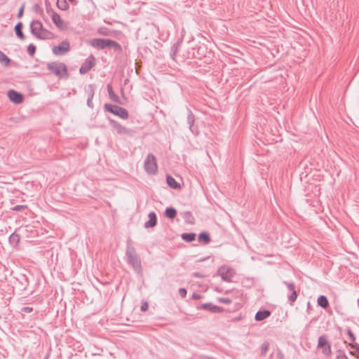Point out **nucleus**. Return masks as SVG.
Here are the masks:
<instances>
[{
	"instance_id": "393cba45",
	"label": "nucleus",
	"mask_w": 359,
	"mask_h": 359,
	"mask_svg": "<svg viewBox=\"0 0 359 359\" xmlns=\"http://www.w3.org/2000/svg\"><path fill=\"white\" fill-rule=\"evenodd\" d=\"M318 306L323 309H327L329 306V302L327 298L324 295H320L317 299Z\"/></svg>"
},
{
	"instance_id": "f257e3e1",
	"label": "nucleus",
	"mask_w": 359,
	"mask_h": 359,
	"mask_svg": "<svg viewBox=\"0 0 359 359\" xmlns=\"http://www.w3.org/2000/svg\"><path fill=\"white\" fill-rule=\"evenodd\" d=\"M47 68L51 74L59 79H67L69 77L67 67L63 62H53L48 63Z\"/></svg>"
},
{
	"instance_id": "b1692460",
	"label": "nucleus",
	"mask_w": 359,
	"mask_h": 359,
	"mask_svg": "<svg viewBox=\"0 0 359 359\" xmlns=\"http://www.w3.org/2000/svg\"><path fill=\"white\" fill-rule=\"evenodd\" d=\"M20 236L19 234L16 233L15 232H13L11 233L8 238V241L11 245L13 246H16L19 243Z\"/></svg>"
},
{
	"instance_id": "a18cd8bd",
	"label": "nucleus",
	"mask_w": 359,
	"mask_h": 359,
	"mask_svg": "<svg viewBox=\"0 0 359 359\" xmlns=\"http://www.w3.org/2000/svg\"><path fill=\"white\" fill-rule=\"evenodd\" d=\"M22 311L25 313H29L32 311V308L31 307H24L22 309Z\"/></svg>"
},
{
	"instance_id": "a878e982",
	"label": "nucleus",
	"mask_w": 359,
	"mask_h": 359,
	"mask_svg": "<svg viewBox=\"0 0 359 359\" xmlns=\"http://www.w3.org/2000/svg\"><path fill=\"white\" fill-rule=\"evenodd\" d=\"M165 215L168 219H174L177 215V210L172 207L167 208L165 211Z\"/></svg>"
},
{
	"instance_id": "2eb2a0df",
	"label": "nucleus",
	"mask_w": 359,
	"mask_h": 359,
	"mask_svg": "<svg viewBox=\"0 0 359 359\" xmlns=\"http://www.w3.org/2000/svg\"><path fill=\"white\" fill-rule=\"evenodd\" d=\"M198 309L208 310L214 313H222L224 311V309L220 306H215L212 303H205L202 304Z\"/></svg>"
},
{
	"instance_id": "1a4fd4ad",
	"label": "nucleus",
	"mask_w": 359,
	"mask_h": 359,
	"mask_svg": "<svg viewBox=\"0 0 359 359\" xmlns=\"http://www.w3.org/2000/svg\"><path fill=\"white\" fill-rule=\"evenodd\" d=\"M70 50V43L67 40L62 41L57 46H54L52 48L53 53L56 55H62L68 53Z\"/></svg>"
},
{
	"instance_id": "ddd939ff",
	"label": "nucleus",
	"mask_w": 359,
	"mask_h": 359,
	"mask_svg": "<svg viewBox=\"0 0 359 359\" xmlns=\"http://www.w3.org/2000/svg\"><path fill=\"white\" fill-rule=\"evenodd\" d=\"M8 97L9 100L15 104H20L23 102L22 94L15 90H9L8 91Z\"/></svg>"
},
{
	"instance_id": "72a5a7b5",
	"label": "nucleus",
	"mask_w": 359,
	"mask_h": 359,
	"mask_svg": "<svg viewBox=\"0 0 359 359\" xmlns=\"http://www.w3.org/2000/svg\"><path fill=\"white\" fill-rule=\"evenodd\" d=\"M27 53L32 56L34 55V54L35 53V51H36V47L34 44L32 43H30L28 46H27Z\"/></svg>"
},
{
	"instance_id": "3c124183",
	"label": "nucleus",
	"mask_w": 359,
	"mask_h": 359,
	"mask_svg": "<svg viewBox=\"0 0 359 359\" xmlns=\"http://www.w3.org/2000/svg\"><path fill=\"white\" fill-rule=\"evenodd\" d=\"M201 49H202V47H201V46H199V47H198V52Z\"/></svg>"
},
{
	"instance_id": "58836bf2",
	"label": "nucleus",
	"mask_w": 359,
	"mask_h": 359,
	"mask_svg": "<svg viewBox=\"0 0 359 359\" xmlns=\"http://www.w3.org/2000/svg\"><path fill=\"white\" fill-rule=\"evenodd\" d=\"M178 293L182 298H185L187 296V290L185 288H180Z\"/></svg>"
},
{
	"instance_id": "39448f33",
	"label": "nucleus",
	"mask_w": 359,
	"mask_h": 359,
	"mask_svg": "<svg viewBox=\"0 0 359 359\" xmlns=\"http://www.w3.org/2000/svg\"><path fill=\"white\" fill-rule=\"evenodd\" d=\"M144 170L150 175L157 172L158 167L156 157L152 154H149L144 160Z\"/></svg>"
},
{
	"instance_id": "f8f14e48",
	"label": "nucleus",
	"mask_w": 359,
	"mask_h": 359,
	"mask_svg": "<svg viewBox=\"0 0 359 359\" xmlns=\"http://www.w3.org/2000/svg\"><path fill=\"white\" fill-rule=\"evenodd\" d=\"M284 284L287 286V290L291 292V294L288 296V302L291 306H293L298 296L295 290L294 284L293 283H288L286 281L284 282Z\"/></svg>"
},
{
	"instance_id": "c03bdc74",
	"label": "nucleus",
	"mask_w": 359,
	"mask_h": 359,
	"mask_svg": "<svg viewBox=\"0 0 359 359\" xmlns=\"http://www.w3.org/2000/svg\"><path fill=\"white\" fill-rule=\"evenodd\" d=\"M191 297L194 299H199L201 298V294L194 292V293L192 294V297Z\"/></svg>"
},
{
	"instance_id": "6ab92c4d",
	"label": "nucleus",
	"mask_w": 359,
	"mask_h": 359,
	"mask_svg": "<svg viewBox=\"0 0 359 359\" xmlns=\"http://www.w3.org/2000/svg\"><path fill=\"white\" fill-rule=\"evenodd\" d=\"M107 89L109 98L116 103L121 104L119 97L114 92L111 84H107Z\"/></svg>"
},
{
	"instance_id": "8fccbe9b",
	"label": "nucleus",
	"mask_w": 359,
	"mask_h": 359,
	"mask_svg": "<svg viewBox=\"0 0 359 359\" xmlns=\"http://www.w3.org/2000/svg\"><path fill=\"white\" fill-rule=\"evenodd\" d=\"M202 359H212V358H209V357H205V358H202Z\"/></svg>"
},
{
	"instance_id": "bb28decb",
	"label": "nucleus",
	"mask_w": 359,
	"mask_h": 359,
	"mask_svg": "<svg viewBox=\"0 0 359 359\" xmlns=\"http://www.w3.org/2000/svg\"><path fill=\"white\" fill-rule=\"evenodd\" d=\"M167 183L168 186L172 189H178L180 187V184L175 181V180L170 175L167 176Z\"/></svg>"
},
{
	"instance_id": "79ce46f5",
	"label": "nucleus",
	"mask_w": 359,
	"mask_h": 359,
	"mask_svg": "<svg viewBox=\"0 0 359 359\" xmlns=\"http://www.w3.org/2000/svg\"><path fill=\"white\" fill-rule=\"evenodd\" d=\"M23 12H24V6H22L20 8L19 11H18V13L17 17H18V18H20L22 16V15H23Z\"/></svg>"
},
{
	"instance_id": "c85d7f7f",
	"label": "nucleus",
	"mask_w": 359,
	"mask_h": 359,
	"mask_svg": "<svg viewBox=\"0 0 359 359\" xmlns=\"http://www.w3.org/2000/svg\"><path fill=\"white\" fill-rule=\"evenodd\" d=\"M348 345L355 351V354L353 351H350V354L355 355L356 358H359V344L355 342H350Z\"/></svg>"
},
{
	"instance_id": "4be33fe9",
	"label": "nucleus",
	"mask_w": 359,
	"mask_h": 359,
	"mask_svg": "<svg viewBox=\"0 0 359 359\" xmlns=\"http://www.w3.org/2000/svg\"><path fill=\"white\" fill-rule=\"evenodd\" d=\"M107 48H112L116 52H121L122 50V47L118 42L109 39Z\"/></svg>"
},
{
	"instance_id": "dca6fc26",
	"label": "nucleus",
	"mask_w": 359,
	"mask_h": 359,
	"mask_svg": "<svg viewBox=\"0 0 359 359\" xmlns=\"http://www.w3.org/2000/svg\"><path fill=\"white\" fill-rule=\"evenodd\" d=\"M108 39H94L90 41V44L98 49H104L107 46Z\"/></svg>"
},
{
	"instance_id": "c9c22d12",
	"label": "nucleus",
	"mask_w": 359,
	"mask_h": 359,
	"mask_svg": "<svg viewBox=\"0 0 359 359\" xmlns=\"http://www.w3.org/2000/svg\"><path fill=\"white\" fill-rule=\"evenodd\" d=\"M178 46L177 44H174L171 48L170 55L174 59L177 52Z\"/></svg>"
},
{
	"instance_id": "a19ab883",
	"label": "nucleus",
	"mask_w": 359,
	"mask_h": 359,
	"mask_svg": "<svg viewBox=\"0 0 359 359\" xmlns=\"http://www.w3.org/2000/svg\"><path fill=\"white\" fill-rule=\"evenodd\" d=\"M149 309V304L147 302H144L141 305V311H147Z\"/></svg>"
},
{
	"instance_id": "37998d69",
	"label": "nucleus",
	"mask_w": 359,
	"mask_h": 359,
	"mask_svg": "<svg viewBox=\"0 0 359 359\" xmlns=\"http://www.w3.org/2000/svg\"><path fill=\"white\" fill-rule=\"evenodd\" d=\"M33 9H34V11L35 12H41L42 11V9H41V6L39 4H35L33 6Z\"/></svg>"
},
{
	"instance_id": "0eeeda50",
	"label": "nucleus",
	"mask_w": 359,
	"mask_h": 359,
	"mask_svg": "<svg viewBox=\"0 0 359 359\" xmlns=\"http://www.w3.org/2000/svg\"><path fill=\"white\" fill-rule=\"evenodd\" d=\"M217 273L221 278L227 283H231L232 281V278L236 274L233 269L225 265L220 266Z\"/></svg>"
},
{
	"instance_id": "de8ad7c7",
	"label": "nucleus",
	"mask_w": 359,
	"mask_h": 359,
	"mask_svg": "<svg viewBox=\"0 0 359 359\" xmlns=\"http://www.w3.org/2000/svg\"><path fill=\"white\" fill-rule=\"evenodd\" d=\"M46 39H49V38H50L52 33L46 30Z\"/></svg>"
},
{
	"instance_id": "4c0bfd02",
	"label": "nucleus",
	"mask_w": 359,
	"mask_h": 359,
	"mask_svg": "<svg viewBox=\"0 0 359 359\" xmlns=\"http://www.w3.org/2000/svg\"><path fill=\"white\" fill-rule=\"evenodd\" d=\"M27 208L26 205H17L14 206L12 210L14 211H22V210L25 209Z\"/></svg>"
},
{
	"instance_id": "5701e85b",
	"label": "nucleus",
	"mask_w": 359,
	"mask_h": 359,
	"mask_svg": "<svg viewBox=\"0 0 359 359\" xmlns=\"http://www.w3.org/2000/svg\"><path fill=\"white\" fill-rule=\"evenodd\" d=\"M198 241L203 244H208L210 242V237L208 232L203 231L198 235Z\"/></svg>"
},
{
	"instance_id": "cd10ccee",
	"label": "nucleus",
	"mask_w": 359,
	"mask_h": 359,
	"mask_svg": "<svg viewBox=\"0 0 359 359\" xmlns=\"http://www.w3.org/2000/svg\"><path fill=\"white\" fill-rule=\"evenodd\" d=\"M57 7L62 11H67L69 8V5L67 0H57Z\"/></svg>"
},
{
	"instance_id": "ea45409f",
	"label": "nucleus",
	"mask_w": 359,
	"mask_h": 359,
	"mask_svg": "<svg viewBox=\"0 0 359 359\" xmlns=\"http://www.w3.org/2000/svg\"><path fill=\"white\" fill-rule=\"evenodd\" d=\"M276 359H285V355L280 348H277Z\"/></svg>"
},
{
	"instance_id": "09e8293b",
	"label": "nucleus",
	"mask_w": 359,
	"mask_h": 359,
	"mask_svg": "<svg viewBox=\"0 0 359 359\" xmlns=\"http://www.w3.org/2000/svg\"><path fill=\"white\" fill-rule=\"evenodd\" d=\"M72 4H76L77 3L76 0H69Z\"/></svg>"
},
{
	"instance_id": "412c9836",
	"label": "nucleus",
	"mask_w": 359,
	"mask_h": 359,
	"mask_svg": "<svg viewBox=\"0 0 359 359\" xmlns=\"http://www.w3.org/2000/svg\"><path fill=\"white\" fill-rule=\"evenodd\" d=\"M23 25L21 22H18L15 26V32L16 36L21 40H24L25 36L22 32Z\"/></svg>"
},
{
	"instance_id": "7c9ffc66",
	"label": "nucleus",
	"mask_w": 359,
	"mask_h": 359,
	"mask_svg": "<svg viewBox=\"0 0 359 359\" xmlns=\"http://www.w3.org/2000/svg\"><path fill=\"white\" fill-rule=\"evenodd\" d=\"M182 238L187 242H192L196 238V233H185L182 235Z\"/></svg>"
},
{
	"instance_id": "a211bd4d",
	"label": "nucleus",
	"mask_w": 359,
	"mask_h": 359,
	"mask_svg": "<svg viewBox=\"0 0 359 359\" xmlns=\"http://www.w3.org/2000/svg\"><path fill=\"white\" fill-rule=\"evenodd\" d=\"M157 218L155 212H151L149 213V220L145 222L144 227L149 228L154 227L156 225Z\"/></svg>"
},
{
	"instance_id": "9b49d317",
	"label": "nucleus",
	"mask_w": 359,
	"mask_h": 359,
	"mask_svg": "<svg viewBox=\"0 0 359 359\" xmlns=\"http://www.w3.org/2000/svg\"><path fill=\"white\" fill-rule=\"evenodd\" d=\"M187 121L189 125V130L192 132V133L194 135H198L199 133V130L197 126L194 125L195 116L192 111L189 108H187Z\"/></svg>"
},
{
	"instance_id": "9d476101",
	"label": "nucleus",
	"mask_w": 359,
	"mask_h": 359,
	"mask_svg": "<svg viewBox=\"0 0 359 359\" xmlns=\"http://www.w3.org/2000/svg\"><path fill=\"white\" fill-rule=\"evenodd\" d=\"M95 65V58L93 55H90L81 65L79 72L81 74L88 73Z\"/></svg>"
},
{
	"instance_id": "49530a36",
	"label": "nucleus",
	"mask_w": 359,
	"mask_h": 359,
	"mask_svg": "<svg viewBox=\"0 0 359 359\" xmlns=\"http://www.w3.org/2000/svg\"><path fill=\"white\" fill-rule=\"evenodd\" d=\"M193 276L195 278H202L203 276L199 273H194Z\"/></svg>"
},
{
	"instance_id": "aec40b11",
	"label": "nucleus",
	"mask_w": 359,
	"mask_h": 359,
	"mask_svg": "<svg viewBox=\"0 0 359 359\" xmlns=\"http://www.w3.org/2000/svg\"><path fill=\"white\" fill-rule=\"evenodd\" d=\"M87 92H88L87 105L90 108L93 109V99L94 93H95L94 88H93V85H89L88 86Z\"/></svg>"
},
{
	"instance_id": "f704fd0d",
	"label": "nucleus",
	"mask_w": 359,
	"mask_h": 359,
	"mask_svg": "<svg viewBox=\"0 0 359 359\" xmlns=\"http://www.w3.org/2000/svg\"><path fill=\"white\" fill-rule=\"evenodd\" d=\"M217 301L219 303L225 304H229L232 302V300L229 298L226 297H219L217 298Z\"/></svg>"
},
{
	"instance_id": "c756f323",
	"label": "nucleus",
	"mask_w": 359,
	"mask_h": 359,
	"mask_svg": "<svg viewBox=\"0 0 359 359\" xmlns=\"http://www.w3.org/2000/svg\"><path fill=\"white\" fill-rule=\"evenodd\" d=\"M0 62L4 66H8L11 62V59L1 50H0Z\"/></svg>"
},
{
	"instance_id": "e433bc0d",
	"label": "nucleus",
	"mask_w": 359,
	"mask_h": 359,
	"mask_svg": "<svg viewBox=\"0 0 359 359\" xmlns=\"http://www.w3.org/2000/svg\"><path fill=\"white\" fill-rule=\"evenodd\" d=\"M347 334L348 335L351 342H355L356 338L351 329L347 330Z\"/></svg>"
},
{
	"instance_id": "423d86ee",
	"label": "nucleus",
	"mask_w": 359,
	"mask_h": 359,
	"mask_svg": "<svg viewBox=\"0 0 359 359\" xmlns=\"http://www.w3.org/2000/svg\"><path fill=\"white\" fill-rule=\"evenodd\" d=\"M318 348L321 349L322 353L325 356H330L332 354L331 346L328 341L327 336L323 334L319 337L318 341Z\"/></svg>"
},
{
	"instance_id": "6e6552de",
	"label": "nucleus",
	"mask_w": 359,
	"mask_h": 359,
	"mask_svg": "<svg viewBox=\"0 0 359 359\" xmlns=\"http://www.w3.org/2000/svg\"><path fill=\"white\" fill-rule=\"evenodd\" d=\"M46 12L50 15L52 21L60 30H66L67 29V23L61 18L60 15L53 11L52 9H48L46 7Z\"/></svg>"
},
{
	"instance_id": "2f4dec72",
	"label": "nucleus",
	"mask_w": 359,
	"mask_h": 359,
	"mask_svg": "<svg viewBox=\"0 0 359 359\" xmlns=\"http://www.w3.org/2000/svg\"><path fill=\"white\" fill-rule=\"evenodd\" d=\"M269 347V342L267 341H265L263 342L260 347V356L263 357L266 355L268 349Z\"/></svg>"
},
{
	"instance_id": "20e7f679",
	"label": "nucleus",
	"mask_w": 359,
	"mask_h": 359,
	"mask_svg": "<svg viewBox=\"0 0 359 359\" xmlns=\"http://www.w3.org/2000/svg\"><path fill=\"white\" fill-rule=\"evenodd\" d=\"M32 34L40 39H45V32L42 22L39 20H34L30 23Z\"/></svg>"
},
{
	"instance_id": "473e14b6",
	"label": "nucleus",
	"mask_w": 359,
	"mask_h": 359,
	"mask_svg": "<svg viewBox=\"0 0 359 359\" xmlns=\"http://www.w3.org/2000/svg\"><path fill=\"white\" fill-rule=\"evenodd\" d=\"M337 355L335 359H348L344 351L339 349L336 351Z\"/></svg>"
},
{
	"instance_id": "4468645a",
	"label": "nucleus",
	"mask_w": 359,
	"mask_h": 359,
	"mask_svg": "<svg viewBox=\"0 0 359 359\" xmlns=\"http://www.w3.org/2000/svg\"><path fill=\"white\" fill-rule=\"evenodd\" d=\"M110 126L116 130L118 134H129L130 130L119 123L118 121L109 118Z\"/></svg>"
},
{
	"instance_id": "7ed1b4c3",
	"label": "nucleus",
	"mask_w": 359,
	"mask_h": 359,
	"mask_svg": "<svg viewBox=\"0 0 359 359\" xmlns=\"http://www.w3.org/2000/svg\"><path fill=\"white\" fill-rule=\"evenodd\" d=\"M104 109L122 119H127L129 117V114L127 109L118 105H114L106 103L104 105Z\"/></svg>"
},
{
	"instance_id": "f03ea898",
	"label": "nucleus",
	"mask_w": 359,
	"mask_h": 359,
	"mask_svg": "<svg viewBox=\"0 0 359 359\" xmlns=\"http://www.w3.org/2000/svg\"><path fill=\"white\" fill-rule=\"evenodd\" d=\"M126 255L127 256L128 264L132 265L137 272H140L142 271L141 259L137 255L135 248L131 246L129 243H128L126 247Z\"/></svg>"
},
{
	"instance_id": "f3484780",
	"label": "nucleus",
	"mask_w": 359,
	"mask_h": 359,
	"mask_svg": "<svg viewBox=\"0 0 359 359\" xmlns=\"http://www.w3.org/2000/svg\"><path fill=\"white\" fill-rule=\"evenodd\" d=\"M271 314V312L269 310H259L256 313L255 319L257 321H261L269 318Z\"/></svg>"
}]
</instances>
